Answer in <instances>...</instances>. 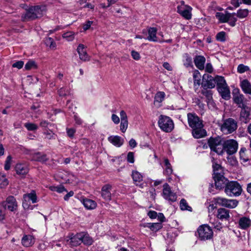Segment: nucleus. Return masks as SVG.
Masks as SVG:
<instances>
[{
  "label": "nucleus",
  "instance_id": "51",
  "mask_svg": "<svg viewBox=\"0 0 251 251\" xmlns=\"http://www.w3.org/2000/svg\"><path fill=\"white\" fill-rule=\"evenodd\" d=\"M128 121H121L120 130L123 133H125L128 127Z\"/></svg>",
  "mask_w": 251,
  "mask_h": 251
},
{
  "label": "nucleus",
  "instance_id": "45",
  "mask_svg": "<svg viewBox=\"0 0 251 251\" xmlns=\"http://www.w3.org/2000/svg\"><path fill=\"white\" fill-rule=\"evenodd\" d=\"M45 44L51 49H55L56 48V43L51 37H48L46 39Z\"/></svg>",
  "mask_w": 251,
  "mask_h": 251
},
{
  "label": "nucleus",
  "instance_id": "29",
  "mask_svg": "<svg viewBox=\"0 0 251 251\" xmlns=\"http://www.w3.org/2000/svg\"><path fill=\"white\" fill-rule=\"evenodd\" d=\"M245 98L243 94L238 93L233 96L234 102L237 104L239 107H242L246 105L244 103Z\"/></svg>",
  "mask_w": 251,
  "mask_h": 251
},
{
  "label": "nucleus",
  "instance_id": "60",
  "mask_svg": "<svg viewBox=\"0 0 251 251\" xmlns=\"http://www.w3.org/2000/svg\"><path fill=\"white\" fill-rule=\"evenodd\" d=\"M121 121H128L126 113L124 110H121L120 113Z\"/></svg>",
  "mask_w": 251,
  "mask_h": 251
},
{
  "label": "nucleus",
  "instance_id": "43",
  "mask_svg": "<svg viewBox=\"0 0 251 251\" xmlns=\"http://www.w3.org/2000/svg\"><path fill=\"white\" fill-rule=\"evenodd\" d=\"M180 208L182 210L192 211V208L189 206L184 199H182L180 202Z\"/></svg>",
  "mask_w": 251,
  "mask_h": 251
},
{
  "label": "nucleus",
  "instance_id": "62",
  "mask_svg": "<svg viewBox=\"0 0 251 251\" xmlns=\"http://www.w3.org/2000/svg\"><path fill=\"white\" fill-rule=\"evenodd\" d=\"M148 215L151 219H155L157 218V213L155 211L151 210L148 212Z\"/></svg>",
  "mask_w": 251,
  "mask_h": 251
},
{
  "label": "nucleus",
  "instance_id": "42",
  "mask_svg": "<svg viewBox=\"0 0 251 251\" xmlns=\"http://www.w3.org/2000/svg\"><path fill=\"white\" fill-rule=\"evenodd\" d=\"M75 33L72 31H68L64 33L62 35V37L65 39L67 41H72L75 38Z\"/></svg>",
  "mask_w": 251,
  "mask_h": 251
},
{
  "label": "nucleus",
  "instance_id": "5",
  "mask_svg": "<svg viewBox=\"0 0 251 251\" xmlns=\"http://www.w3.org/2000/svg\"><path fill=\"white\" fill-rule=\"evenodd\" d=\"M199 238L201 240H206L211 239L213 232L211 227L208 225L204 224L200 226L197 229Z\"/></svg>",
  "mask_w": 251,
  "mask_h": 251
},
{
  "label": "nucleus",
  "instance_id": "59",
  "mask_svg": "<svg viewBox=\"0 0 251 251\" xmlns=\"http://www.w3.org/2000/svg\"><path fill=\"white\" fill-rule=\"evenodd\" d=\"M68 174V178H64L63 176H61L62 178L65 180L67 182L70 183L72 181L74 180V178H75L74 176L72 174H69L68 173H66Z\"/></svg>",
  "mask_w": 251,
  "mask_h": 251
},
{
  "label": "nucleus",
  "instance_id": "53",
  "mask_svg": "<svg viewBox=\"0 0 251 251\" xmlns=\"http://www.w3.org/2000/svg\"><path fill=\"white\" fill-rule=\"evenodd\" d=\"M248 15V11L246 9L239 10L237 12V16L240 18L246 17Z\"/></svg>",
  "mask_w": 251,
  "mask_h": 251
},
{
  "label": "nucleus",
  "instance_id": "22",
  "mask_svg": "<svg viewBox=\"0 0 251 251\" xmlns=\"http://www.w3.org/2000/svg\"><path fill=\"white\" fill-rule=\"evenodd\" d=\"M215 78L214 79L211 75H207L206 79L203 78L202 85L204 87L211 89L215 87Z\"/></svg>",
  "mask_w": 251,
  "mask_h": 251
},
{
  "label": "nucleus",
  "instance_id": "56",
  "mask_svg": "<svg viewBox=\"0 0 251 251\" xmlns=\"http://www.w3.org/2000/svg\"><path fill=\"white\" fill-rule=\"evenodd\" d=\"M127 160L129 163H133L134 162V153L132 152H129L127 155Z\"/></svg>",
  "mask_w": 251,
  "mask_h": 251
},
{
  "label": "nucleus",
  "instance_id": "19",
  "mask_svg": "<svg viewBox=\"0 0 251 251\" xmlns=\"http://www.w3.org/2000/svg\"><path fill=\"white\" fill-rule=\"evenodd\" d=\"M81 237V233L75 235H71L69 237V239L67 240V242L72 246H78L82 243Z\"/></svg>",
  "mask_w": 251,
  "mask_h": 251
},
{
  "label": "nucleus",
  "instance_id": "8",
  "mask_svg": "<svg viewBox=\"0 0 251 251\" xmlns=\"http://www.w3.org/2000/svg\"><path fill=\"white\" fill-rule=\"evenodd\" d=\"M5 209L11 212H15L18 209V203L16 198L12 196H8L6 200L1 203Z\"/></svg>",
  "mask_w": 251,
  "mask_h": 251
},
{
  "label": "nucleus",
  "instance_id": "57",
  "mask_svg": "<svg viewBox=\"0 0 251 251\" xmlns=\"http://www.w3.org/2000/svg\"><path fill=\"white\" fill-rule=\"evenodd\" d=\"M58 93L60 96H65L69 93V91L66 88H61L59 90Z\"/></svg>",
  "mask_w": 251,
  "mask_h": 251
},
{
  "label": "nucleus",
  "instance_id": "64",
  "mask_svg": "<svg viewBox=\"0 0 251 251\" xmlns=\"http://www.w3.org/2000/svg\"><path fill=\"white\" fill-rule=\"evenodd\" d=\"M111 119L112 121L115 124H118L120 122V118L116 114H112L111 116Z\"/></svg>",
  "mask_w": 251,
  "mask_h": 251
},
{
  "label": "nucleus",
  "instance_id": "9",
  "mask_svg": "<svg viewBox=\"0 0 251 251\" xmlns=\"http://www.w3.org/2000/svg\"><path fill=\"white\" fill-rule=\"evenodd\" d=\"M162 197L166 200L174 202L176 201L177 196L175 193L172 191L170 186L165 183L163 186Z\"/></svg>",
  "mask_w": 251,
  "mask_h": 251
},
{
  "label": "nucleus",
  "instance_id": "49",
  "mask_svg": "<svg viewBox=\"0 0 251 251\" xmlns=\"http://www.w3.org/2000/svg\"><path fill=\"white\" fill-rule=\"evenodd\" d=\"M216 39L220 42H224L226 40V32L221 31L219 32L216 36Z\"/></svg>",
  "mask_w": 251,
  "mask_h": 251
},
{
  "label": "nucleus",
  "instance_id": "7",
  "mask_svg": "<svg viewBox=\"0 0 251 251\" xmlns=\"http://www.w3.org/2000/svg\"><path fill=\"white\" fill-rule=\"evenodd\" d=\"M237 128V122L232 118L226 120L221 126V131L225 134H229Z\"/></svg>",
  "mask_w": 251,
  "mask_h": 251
},
{
  "label": "nucleus",
  "instance_id": "52",
  "mask_svg": "<svg viewBox=\"0 0 251 251\" xmlns=\"http://www.w3.org/2000/svg\"><path fill=\"white\" fill-rule=\"evenodd\" d=\"M36 67V66L35 62L32 60L28 61L25 66V69L27 70H30L32 68H35Z\"/></svg>",
  "mask_w": 251,
  "mask_h": 251
},
{
  "label": "nucleus",
  "instance_id": "38",
  "mask_svg": "<svg viewBox=\"0 0 251 251\" xmlns=\"http://www.w3.org/2000/svg\"><path fill=\"white\" fill-rule=\"evenodd\" d=\"M246 149L245 148H242L239 151L240 159L242 163H246L249 161V157L246 153Z\"/></svg>",
  "mask_w": 251,
  "mask_h": 251
},
{
  "label": "nucleus",
  "instance_id": "15",
  "mask_svg": "<svg viewBox=\"0 0 251 251\" xmlns=\"http://www.w3.org/2000/svg\"><path fill=\"white\" fill-rule=\"evenodd\" d=\"M189 126L192 128L202 124V121L195 113H189L187 114Z\"/></svg>",
  "mask_w": 251,
  "mask_h": 251
},
{
  "label": "nucleus",
  "instance_id": "55",
  "mask_svg": "<svg viewBox=\"0 0 251 251\" xmlns=\"http://www.w3.org/2000/svg\"><path fill=\"white\" fill-rule=\"evenodd\" d=\"M131 55L132 57L135 60H139L141 58L140 53L135 50H132Z\"/></svg>",
  "mask_w": 251,
  "mask_h": 251
},
{
  "label": "nucleus",
  "instance_id": "24",
  "mask_svg": "<svg viewBox=\"0 0 251 251\" xmlns=\"http://www.w3.org/2000/svg\"><path fill=\"white\" fill-rule=\"evenodd\" d=\"M108 140L111 144L117 147H121L124 143V139L119 136H111Z\"/></svg>",
  "mask_w": 251,
  "mask_h": 251
},
{
  "label": "nucleus",
  "instance_id": "31",
  "mask_svg": "<svg viewBox=\"0 0 251 251\" xmlns=\"http://www.w3.org/2000/svg\"><path fill=\"white\" fill-rule=\"evenodd\" d=\"M165 94L163 92H157L154 97V104L157 107L160 106V103L164 100Z\"/></svg>",
  "mask_w": 251,
  "mask_h": 251
},
{
  "label": "nucleus",
  "instance_id": "23",
  "mask_svg": "<svg viewBox=\"0 0 251 251\" xmlns=\"http://www.w3.org/2000/svg\"><path fill=\"white\" fill-rule=\"evenodd\" d=\"M217 89L219 93L224 99L227 100L230 99V93L227 85L224 87H220Z\"/></svg>",
  "mask_w": 251,
  "mask_h": 251
},
{
  "label": "nucleus",
  "instance_id": "32",
  "mask_svg": "<svg viewBox=\"0 0 251 251\" xmlns=\"http://www.w3.org/2000/svg\"><path fill=\"white\" fill-rule=\"evenodd\" d=\"M83 204L87 209H94L97 206V203L94 201L88 199L83 200Z\"/></svg>",
  "mask_w": 251,
  "mask_h": 251
},
{
  "label": "nucleus",
  "instance_id": "33",
  "mask_svg": "<svg viewBox=\"0 0 251 251\" xmlns=\"http://www.w3.org/2000/svg\"><path fill=\"white\" fill-rule=\"evenodd\" d=\"M239 224L241 228L246 229L250 226L251 221L248 218L242 217L239 220Z\"/></svg>",
  "mask_w": 251,
  "mask_h": 251
},
{
  "label": "nucleus",
  "instance_id": "36",
  "mask_svg": "<svg viewBox=\"0 0 251 251\" xmlns=\"http://www.w3.org/2000/svg\"><path fill=\"white\" fill-rule=\"evenodd\" d=\"M81 240L82 243H83L84 244L87 245H90L93 243V240L91 237H90L88 234L81 232Z\"/></svg>",
  "mask_w": 251,
  "mask_h": 251
},
{
  "label": "nucleus",
  "instance_id": "41",
  "mask_svg": "<svg viewBox=\"0 0 251 251\" xmlns=\"http://www.w3.org/2000/svg\"><path fill=\"white\" fill-rule=\"evenodd\" d=\"M183 62L184 65L188 67L192 65V58L188 54H184L183 55Z\"/></svg>",
  "mask_w": 251,
  "mask_h": 251
},
{
  "label": "nucleus",
  "instance_id": "48",
  "mask_svg": "<svg viewBox=\"0 0 251 251\" xmlns=\"http://www.w3.org/2000/svg\"><path fill=\"white\" fill-rule=\"evenodd\" d=\"M162 227L161 223H151L150 229L153 231H156Z\"/></svg>",
  "mask_w": 251,
  "mask_h": 251
},
{
  "label": "nucleus",
  "instance_id": "16",
  "mask_svg": "<svg viewBox=\"0 0 251 251\" xmlns=\"http://www.w3.org/2000/svg\"><path fill=\"white\" fill-rule=\"evenodd\" d=\"M76 50L81 60L86 62L90 60V57L87 52L86 47L85 45L81 44H79Z\"/></svg>",
  "mask_w": 251,
  "mask_h": 251
},
{
  "label": "nucleus",
  "instance_id": "40",
  "mask_svg": "<svg viewBox=\"0 0 251 251\" xmlns=\"http://www.w3.org/2000/svg\"><path fill=\"white\" fill-rule=\"evenodd\" d=\"M164 163H165V171L164 172V174L166 175H171L173 172V170L171 167V164L170 163L168 159H165L164 160Z\"/></svg>",
  "mask_w": 251,
  "mask_h": 251
},
{
  "label": "nucleus",
  "instance_id": "47",
  "mask_svg": "<svg viewBox=\"0 0 251 251\" xmlns=\"http://www.w3.org/2000/svg\"><path fill=\"white\" fill-rule=\"evenodd\" d=\"M228 22L230 25L234 26L235 25V23L237 21L236 18L233 14L229 13L228 14Z\"/></svg>",
  "mask_w": 251,
  "mask_h": 251
},
{
  "label": "nucleus",
  "instance_id": "46",
  "mask_svg": "<svg viewBox=\"0 0 251 251\" xmlns=\"http://www.w3.org/2000/svg\"><path fill=\"white\" fill-rule=\"evenodd\" d=\"M25 126L29 131L36 130L38 128V126L36 124L31 123H25Z\"/></svg>",
  "mask_w": 251,
  "mask_h": 251
},
{
  "label": "nucleus",
  "instance_id": "21",
  "mask_svg": "<svg viewBox=\"0 0 251 251\" xmlns=\"http://www.w3.org/2000/svg\"><path fill=\"white\" fill-rule=\"evenodd\" d=\"M15 171L21 177H24L27 174L28 169L25 164L19 163L15 167Z\"/></svg>",
  "mask_w": 251,
  "mask_h": 251
},
{
  "label": "nucleus",
  "instance_id": "3",
  "mask_svg": "<svg viewBox=\"0 0 251 251\" xmlns=\"http://www.w3.org/2000/svg\"><path fill=\"white\" fill-rule=\"evenodd\" d=\"M208 145L211 151L222 155L224 152V141L219 137H211L208 140Z\"/></svg>",
  "mask_w": 251,
  "mask_h": 251
},
{
  "label": "nucleus",
  "instance_id": "35",
  "mask_svg": "<svg viewBox=\"0 0 251 251\" xmlns=\"http://www.w3.org/2000/svg\"><path fill=\"white\" fill-rule=\"evenodd\" d=\"M228 211L224 208H220L218 210L217 218L218 219H227L229 217Z\"/></svg>",
  "mask_w": 251,
  "mask_h": 251
},
{
  "label": "nucleus",
  "instance_id": "2",
  "mask_svg": "<svg viewBox=\"0 0 251 251\" xmlns=\"http://www.w3.org/2000/svg\"><path fill=\"white\" fill-rule=\"evenodd\" d=\"M242 192L241 185L235 181H228L225 188V192L229 197L239 196Z\"/></svg>",
  "mask_w": 251,
  "mask_h": 251
},
{
  "label": "nucleus",
  "instance_id": "44",
  "mask_svg": "<svg viewBox=\"0 0 251 251\" xmlns=\"http://www.w3.org/2000/svg\"><path fill=\"white\" fill-rule=\"evenodd\" d=\"M9 183L8 179L4 175H0V188L6 187Z\"/></svg>",
  "mask_w": 251,
  "mask_h": 251
},
{
  "label": "nucleus",
  "instance_id": "25",
  "mask_svg": "<svg viewBox=\"0 0 251 251\" xmlns=\"http://www.w3.org/2000/svg\"><path fill=\"white\" fill-rule=\"evenodd\" d=\"M132 176L135 184L136 185H139L141 188H143L144 184H140V183L143 181V176L137 171H133Z\"/></svg>",
  "mask_w": 251,
  "mask_h": 251
},
{
  "label": "nucleus",
  "instance_id": "4",
  "mask_svg": "<svg viewBox=\"0 0 251 251\" xmlns=\"http://www.w3.org/2000/svg\"><path fill=\"white\" fill-rule=\"evenodd\" d=\"M158 124L160 128L166 132H171L174 127L173 120L170 117L164 115L159 116Z\"/></svg>",
  "mask_w": 251,
  "mask_h": 251
},
{
  "label": "nucleus",
  "instance_id": "39",
  "mask_svg": "<svg viewBox=\"0 0 251 251\" xmlns=\"http://www.w3.org/2000/svg\"><path fill=\"white\" fill-rule=\"evenodd\" d=\"M215 82L217 83V88L227 85L224 77L222 76H216Z\"/></svg>",
  "mask_w": 251,
  "mask_h": 251
},
{
  "label": "nucleus",
  "instance_id": "11",
  "mask_svg": "<svg viewBox=\"0 0 251 251\" xmlns=\"http://www.w3.org/2000/svg\"><path fill=\"white\" fill-rule=\"evenodd\" d=\"M238 143L234 140L230 139L224 141V151L231 155L236 152L238 149Z\"/></svg>",
  "mask_w": 251,
  "mask_h": 251
},
{
  "label": "nucleus",
  "instance_id": "1",
  "mask_svg": "<svg viewBox=\"0 0 251 251\" xmlns=\"http://www.w3.org/2000/svg\"><path fill=\"white\" fill-rule=\"evenodd\" d=\"M46 11L44 6H35L30 7L26 12L22 16L23 21L32 20L41 17Z\"/></svg>",
  "mask_w": 251,
  "mask_h": 251
},
{
  "label": "nucleus",
  "instance_id": "63",
  "mask_svg": "<svg viewBox=\"0 0 251 251\" xmlns=\"http://www.w3.org/2000/svg\"><path fill=\"white\" fill-rule=\"evenodd\" d=\"M75 132V130L74 128H71L67 129V134L71 138H72L74 136Z\"/></svg>",
  "mask_w": 251,
  "mask_h": 251
},
{
  "label": "nucleus",
  "instance_id": "17",
  "mask_svg": "<svg viewBox=\"0 0 251 251\" xmlns=\"http://www.w3.org/2000/svg\"><path fill=\"white\" fill-rule=\"evenodd\" d=\"M203 127V125L202 124L201 126L192 128V135L195 138H201L206 135V131Z\"/></svg>",
  "mask_w": 251,
  "mask_h": 251
},
{
  "label": "nucleus",
  "instance_id": "54",
  "mask_svg": "<svg viewBox=\"0 0 251 251\" xmlns=\"http://www.w3.org/2000/svg\"><path fill=\"white\" fill-rule=\"evenodd\" d=\"M12 161V158L10 156H8L6 158L5 165H4V169L5 170H9L11 167Z\"/></svg>",
  "mask_w": 251,
  "mask_h": 251
},
{
  "label": "nucleus",
  "instance_id": "30",
  "mask_svg": "<svg viewBox=\"0 0 251 251\" xmlns=\"http://www.w3.org/2000/svg\"><path fill=\"white\" fill-rule=\"evenodd\" d=\"M205 62V58L202 56H197L194 59V63L196 66L200 70L204 69V65Z\"/></svg>",
  "mask_w": 251,
  "mask_h": 251
},
{
  "label": "nucleus",
  "instance_id": "27",
  "mask_svg": "<svg viewBox=\"0 0 251 251\" xmlns=\"http://www.w3.org/2000/svg\"><path fill=\"white\" fill-rule=\"evenodd\" d=\"M240 86L245 93L251 95V84L247 79L241 80Z\"/></svg>",
  "mask_w": 251,
  "mask_h": 251
},
{
  "label": "nucleus",
  "instance_id": "34",
  "mask_svg": "<svg viewBox=\"0 0 251 251\" xmlns=\"http://www.w3.org/2000/svg\"><path fill=\"white\" fill-rule=\"evenodd\" d=\"M229 14L228 13H224L222 12H217L215 16L220 23H224L228 22Z\"/></svg>",
  "mask_w": 251,
  "mask_h": 251
},
{
  "label": "nucleus",
  "instance_id": "14",
  "mask_svg": "<svg viewBox=\"0 0 251 251\" xmlns=\"http://www.w3.org/2000/svg\"><path fill=\"white\" fill-rule=\"evenodd\" d=\"M241 108L240 114V120L244 123H247L251 119V109L247 105Z\"/></svg>",
  "mask_w": 251,
  "mask_h": 251
},
{
  "label": "nucleus",
  "instance_id": "37",
  "mask_svg": "<svg viewBox=\"0 0 251 251\" xmlns=\"http://www.w3.org/2000/svg\"><path fill=\"white\" fill-rule=\"evenodd\" d=\"M194 84V86L198 87L201 84V75L200 72L196 70L193 73Z\"/></svg>",
  "mask_w": 251,
  "mask_h": 251
},
{
  "label": "nucleus",
  "instance_id": "10",
  "mask_svg": "<svg viewBox=\"0 0 251 251\" xmlns=\"http://www.w3.org/2000/svg\"><path fill=\"white\" fill-rule=\"evenodd\" d=\"M215 202L219 205L229 208H234L237 206L238 202L235 200H229L226 198L218 197L215 199Z\"/></svg>",
  "mask_w": 251,
  "mask_h": 251
},
{
  "label": "nucleus",
  "instance_id": "18",
  "mask_svg": "<svg viewBox=\"0 0 251 251\" xmlns=\"http://www.w3.org/2000/svg\"><path fill=\"white\" fill-rule=\"evenodd\" d=\"M157 29L156 27H150L148 29V36L146 39L149 41L157 42H159L157 37Z\"/></svg>",
  "mask_w": 251,
  "mask_h": 251
},
{
  "label": "nucleus",
  "instance_id": "50",
  "mask_svg": "<svg viewBox=\"0 0 251 251\" xmlns=\"http://www.w3.org/2000/svg\"><path fill=\"white\" fill-rule=\"evenodd\" d=\"M249 70V67L242 64L238 65L237 67V71L239 73H244Z\"/></svg>",
  "mask_w": 251,
  "mask_h": 251
},
{
  "label": "nucleus",
  "instance_id": "58",
  "mask_svg": "<svg viewBox=\"0 0 251 251\" xmlns=\"http://www.w3.org/2000/svg\"><path fill=\"white\" fill-rule=\"evenodd\" d=\"M24 65V63L22 61H17L12 64V67L14 68H17L19 69H21Z\"/></svg>",
  "mask_w": 251,
  "mask_h": 251
},
{
  "label": "nucleus",
  "instance_id": "6",
  "mask_svg": "<svg viewBox=\"0 0 251 251\" xmlns=\"http://www.w3.org/2000/svg\"><path fill=\"white\" fill-rule=\"evenodd\" d=\"M36 203L37 201V197L35 191L32 190L30 193L24 194L23 196V206L25 209H33L30 205L31 202Z\"/></svg>",
  "mask_w": 251,
  "mask_h": 251
},
{
  "label": "nucleus",
  "instance_id": "12",
  "mask_svg": "<svg viewBox=\"0 0 251 251\" xmlns=\"http://www.w3.org/2000/svg\"><path fill=\"white\" fill-rule=\"evenodd\" d=\"M192 10V8L190 6L184 4L183 1L181 2L180 5L177 6V12L187 20L191 19Z\"/></svg>",
  "mask_w": 251,
  "mask_h": 251
},
{
  "label": "nucleus",
  "instance_id": "20",
  "mask_svg": "<svg viewBox=\"0 0 251 251\" xmlns=\"http://www.w3.org/2000/svg\"><path fill=\"white\" fill-rule=\"evenodd\" d=\"M111 188L112 187L110 185L106 184L101 188V195L105 201H110L111 199V194L110 192Z\"/></svg>",
  "mask_w": 251,
  "mask_h": 251
},
{
  "label": "nucleus",
  "instance_id": "61",
  "mask_svg": "<svg viewBox=\"0 0 251 251\" xmlns=\"http://www.w3.org/2000/svg\"><path fill=\"white\" fill-rule=\"evenodd\" d=\"M93 23L92 21H87L85 24L83 25V28L84 30L86 31L89 29L90 26H91L92 24Z\"/></svg>",
  "mask_w": 251,
  "mask_h": 251
},
{
  "label": "nucleus",
  "instance_id": "28",
  "mask_svg": "<svg viewBox=\"0 0 251 251\" xmlns=\"http://www.w3.org/2000/svg\"><path fill=\"white\" fill-rule=\"evenodd\" d=\"M32 160L44 163L46 162L48 159L45 154L37 152L32 155Z\"/></svg>",
  "mask_w": 251,
  "mask_h": 251
},
{
  "label": "nucleus",
  "instance_id": "26",
  "mask_svg": "<svg viewBox=\"0 0 251 251\" xmlns=\"http://www.w3.org/2000/svg\"><path fill=\"white\" fill-rule=\"evenodd\" d=\"M35 242L34 237L30 235H27L24 236L22 239V245L26 247H28L32 246Z\"/></svg>",
  "mask_w": 251,
  "mask_h": 251
},
{
  "label": "nucleus",
  "instance_id": "13",
  "mask_svg": "<svg viewBox=\"0 0 251 251\" xmlns=\"http://www.w3.org/2000/svg\"><path fill=\"white\" fill-rule=\"evenodd\" d=\"M215 180V185L216 189H221L225 188L228 180L223 175L220 174H215L213 176Z\"/></svg>",
  "mask_w": 251,
  "mask_h": 251
}]
</instances>
